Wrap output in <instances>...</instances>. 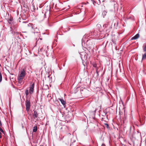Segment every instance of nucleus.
<instances>
[{
	"label": "nucleus",
	"mask_w": 146,
	"mask_h": 146,
	"mask_svg": "<svg viewBox=\"0 0 146 146\" xmlns=\"http://www.w3.org/2000/svg\"><path fill=\"white\" fill-rule=\"evenodd\" d=\"M26 73L25 70L23 69L20 72V74L18 77V80L19 81L22 80L24 76L26 75Z\"/></svg>",
	"instance_id": "nucleus-1"
},
{
	"label": "nucleus",
	"mask_w": 146,
	"mask_h": 146,
	"mask_svg": "<svg viewBox=\"0 0 146 146\" xmlns=\"http://www.w3.org/2000/svg\"><path fill=\"white\" fill-rule=\"evenodd\" d=\"M26 110L27 111H29L30 108V100H27L25 101Z\"/></svg>",
	"instance_id": "nucleus-2"
},
{
	"label": "nucleus",
	"mask_w": 146,
	"mask_h": 146,
	"mask_svg": "<svg viewBox=\"0 0 146 146\" xmlns=\"http://www.w3.org/2000/svg\"><path fill=\"white\" fill-rule=\"evenodd\" d=\"M38 114L37 112L36 111H34V113H33V117L35 119L36 121L38 120L39 117H38Z\"/></svg>",
	"instance_id": "nucleus-3"
},
{
	"label": "nucleus",
	"mask_w": 146,
	"mask_h": 146,
	"mask_svg": "<svg viewBox=\"0 0 146 146\" xmlns=\"http://www.w3.org/2000/svg\"><path fill=\"white\" fill-rule=\"evenodd\" d=\"M34 84H33L32 85H30L29 87V94H32L34 90Z\"/></svg>",
	"instance_id": "nucleus-4"
},
{
	"label": "nucleus",
	"mask_w": 146,
	"mask_h": 146,
	"mask_svg": "<svg viewBox=\"0 0 146 146\" xmlns=\"http://www.w3.org/2000/svg\"><path fill=\"white\" fill-rule=\"evenodd\" d=\"M27 26L30 29H33L34 31L36 30L35 32L38 33V30L36 27H35V26H34L29 25H27Z\"/></svg>",
	"instance_id": "nucleus-5"
},
{
	"label": "nucleus",
	"mask_w": 146,
	"mask_h": 146,
	"mask_svg": "<svg viewBox=\"0 0 146 146\" xmlns=\"http://www.w3.org/2000/svg\"><path fill=\"white\" fill-rule=\"evenodd\" d=\"M59 100L60 101L61 103L64 106V107H65V104H66V102L63 99H59Z\"/></svg>",
	"instance_id": "nucleus-6"
},
{
	"label": "nucleus",
	"mask_w": 146,
	"mask_h": 146,
	"mask_svg": "<svg viewBox=\"0 0 146 146\" xmlns=\"http://www.w3.org/2000/svg\"><path fill=\"white\" fill-rule=\"evenodd\" d=\"M139 34H137L135 35L134 36L131 38V40H135L138 38L139 37Z\"/></svg>",
	"instance_id": "nucleus-7"
},
{
	"label": "nucleus",
	"mask_w": 146,
	"mask_h": 146,
	"mask_svg": "<svg viewBox=\"0 0 146 146\" xmlns=\"http://www.w3.org/2000/svg\"><path fill=\"white\" fill-rule=\"evenodd\" d=\"M142 49L143 52H146V42L143 44Z\"/></svg>",
	"instance_id": "nucleus-8"
},
{
	"label": "nucleus",
	"mask_w": 146,
	"mask_h": 146,
	"mask_svg": "<svg viewBox=\"0 0 146 146\" xmlns=\"http://www.w3.org/2000/svg\"><path fill=\"white\" fill-rule=\"evenodd\" d=\"M145 53L142 54V61L146 60V52H144Z\"/></svg>",
	"instance_id": "nucleus-9"
},
{
	"label": "nucleus",
	"mask_w": 146,
	"mask_h": 146,
	"mask_svg": "<svg viewBox=\"0 0 146 146\" xmlns=\"http://www.w3.org/2000/svg\"><path fill=\"white\" fill-rule=\"evenodd\" d=\"M93 66L94 67L96 68V73L97 74V75L98 76V68H97V64L96 63L94 64H93Z\"/></svg>",
	"instance_id": "nucleus-10"
},
{
	"label": "nucleus",
	"mask_w": 146,
	"mask_h": 146,
	"mask_svg": "<svg viewBox=\"0 0 146 146\" xmlns=\"http://www.w3.org/2000/svg\"><path fill=\"white\" fill-rule=\"evenodd\" d=\"M37 130V127L36 126H35L33 127V132H35Z\"/></svg>",
	"instance_id": "nucleus-11"
},
{
	"label": "nucleus",
	"mask_w": 146,
	"mask_h": 146,
	"mask_svg": "<svg viewBox=\"0 0 146 146\" xmlns=\"http://www.w3.org/2000/svg\"><path fill=\"white\" fill-rule=\"evenodd\" d=\"M25 95L26 96H28L29 95V88H27L26 89L25 91Z\"/></svg>",
	"instance_id": "nucleus-12"
},
{
	"label": "nucleus",
	"mask_w": 146,
	"mask_h": 146,
	"mask_svg": "<svg viewBox=\"0 0 146 146\" xmlns=\"http://www.w3.org/2000/svg\"><path fill=\"white\" fill-rule=\"evenodd\" d=\"M107 13V12L105 11H103L102 12V15L104 17V16L106 15Z\"/></svg>",
	"instance_id": "nucleus-13"
},
{
	"label": "nucleus",
	"mask_w": 146,
	"mask_h": 146,
	"mask_svg": "<svg viewBox=\"0 0 146 146\" xmlns=\"http://www.w3.org/2000/svg\"><path fill=\"white\" fill-rule=\"evenodd\" d=\"M104 125L107 128H109V125L108 123H104Z\"/></svg>",
	"instance_id": "nucleus-14"
},
{
	"label": "nucleus",
	"mask_w": 146,
	"mask_h": 146,
	"mask_svg": "<svg viewBox=\"0 0 146 146\" xmlns=\"http://www.w3.org/2000/svg\"><path fill=\"white\" fill-rule=\"evenodd\" d=\"M2 80V74L0 72V82H1Z\"/></svg>",
	"instance_id": "nucleus-15"
},
{
	"label": "nucleus",
	"mask_w": 146,
	"mask_h": 146,
	"mask_svg": "<svg viewBox=\"0 0 146 146\" xmlns=\"http://www.w3.org/2000/svg\"><path fill=\"white\" fill-rule=\"evenodd\" d=\"M19 34V32H15L14 33V35H17Z\"/></svg>",
	"instance_id": "nucleus-16"
},
{
	"label": "nucleus",
	"mask_w": 146,
	"mask_h": 146,
	"mask_svg": "<svg viewBox=\"0 0 146 146\" xmlns=\"http://www.w3.org/2000/svg\"><path fill=\"white\" fill-rule=\"evenodd\" d=\"M109 25L108 23L107 24H105L104 25V26L105 27H108Z\"/></svg>",
	"instance_id": "nucleus-17"
},
{
	"label": "nucleus",
	"mask_w": 146,
	"mask_h": 146,
	"mask_svg": "<svg viewBox=\"0 0 146 146\" xmlns=\"http://www.w3.org/2000/svg\"><path fill=\"white\" fill-rule=\"evenodd\" d=\"M12 21V20L11 19H10L8 21V23H9V24H11V22Z\"/></svg>",
	"instance_id": "nucleus-18"
},
{
	"label": "nucleus",
	"mask_w": 146,
	"mask_h": 146,
	"mask_svg": "<svg viewBox=\"0 0 146 146\" xmlns=\"http://www.w3.org/2000/svg\"><path fill=\"white\" fill-rule=\"evenodd\" d=\"M112 41L115 44V40H113V39H112Z\"/></svg>",
	"instance_id": "nucleus-19"
},
{
	"label": "nucleus",
	"mask_w": 146,
	"mask_h": 146,
	"mask_svg": "<svg viewBox=\"0 0 146 146\" xmlns=\"http://www.w3.org/2000/svg\"><path fill=\"white\" fill-rule=\"evenodd\" d=\"M0 131L2 132H3V133L4 132V131H3V130L1 128L0 129Z\"/></svg>",
	"instance_id": "nucleus-20"
},
{
	"label": "nucleus",
	"mask_w": 146,
	"mask_h": 146,
	"mask_svg": "<svg viewBox=\"0 0 146 146\" xmlns=\"http://www.w3.org/2000/svg\"><path fill=\"white\" fill-rule=\"evenodd\" d=\"M0 131L2 132H3V133L4 132V131H3V130L1 128L0 129Z\"/></svg>",
	"instance_id": "nucleus-21"
},
{
	"label": "nucleus",
	"mask_w": 146,
	"mask_h": 146,
	"mask_svg": "<svg viewBox=\"0 0 146 146\" xmlns=\"http://www.w3.org/2000/svg\"><path fill=\"white\" fill-rule=\"evenodd\" d=\"M39 42V39H38V40L36 41V43H38Z\"/></svg>",
	"instance_id": "nucleus-22"
},
{
	"label": "nucleus",
	"mask_w": 146,
	"mask_h": 146,
	"mask_svg": "<svg viewBox=\"0 0 146 146\" xmlns=\"http://www.w3.org/2000/svg\"><path fill=\"white\" fill-rule=\"evenodd\" d=\"M0 126H2V124L1 123V122L0 120Z\"/></svg>",
	"instance_id": "nucleus-23"
},
{
	"label": "nucleus",
	"mask_w": 146,
	"mask_h": 146,
	"mask_svg": "<svg viewBox=\"0 0 146 146\" xmlns=\"http://www.w3.org/2000/svg\"><path fill=\"white\" fill-rule=\"evenodd\" d=\"M93 3L94 5H95V4L96 3V2L94 1H93Z\"/></svg>",
	"instance_id": "nucleus-24"
},
{
	"label": "nucleus",
	"mask_w": 146,
	"mask_h": 146,
	"mask_svg": "<svg viewBox=\"0 0 146 146\" xmlns=\"http://www.w3.org/2000/svg\"><path fill=\"white\" fill-rule=\"evenodd\" d=\"M112 28V25H111L109 27V29H111Z\"/></svg>",
	"instance_id": "nucleus-25"
},
{
	"label": "nucleus",
	"mask_w": 146,
	"mask_h": 146,
	"mask_svg": "<svg viewBox=\"0 0 146 146\" xmlns=\"http://www.w3.org/2000/svg\"><path fill=\"white\" fill-rule=\"evenodd\" d=\"M80 91H81V93L82 94V92H83V90H80Z\"/></svg>",
	"instance_id": "nucleus-26"
},
{
	"label": "nucleus",
	"mask_w": 146,
	"mask_h": 146,
	"mask_svg": "<svg viewBox=\"0 0 146 146\" xmlns=\"http://www.w3.org/2000/svg\"><path fill=\"white\" fill-rule=\"evenodd\" d=\"M1 133L0 132V138H1L2 137V136L1 135Z\"/></svg>",
	"instance_id": "nucleus-27"
},
{
	"label": "nucleus",
	"mask_w": 146,
	"mask_h": 146,
	"mask_svg": "<svg viewBox=\"0 0 146 146\" xmlns=\"http://www.w3.org/2000/svg\"><path fill=\"white\" fill-rule=\"evenodd\" d=\"M102 146H105V145L104 144H102Z\"/></svg>",
	"instance_id": "nucleus-28"
},
{
	"label": "nucleus",
	"mask_w": 146,
	"mask_h": 146,
	"mask_svg": "<svg viewBox=\"0 0 146 146\" xmlns=\"http://www.w3.org/2000/svg\"><path fill=\"white\" fill-rule=\"evenodd\" d=\"M40 40H42V38H40Z\"/></svg>",
	"instance_id": "nucleus-29"
},
{
	"label": "nucleus",
	"mask_w": 146,
	"mask_h": 146,
	"mask_svg": "<svg viewBox=\"0 0 146 146\" xmlns=\"http://www.w3.org/2000/svg\"><path fill=\"white\" fill-rule=\"evenodd\" d=\"M109 30H107V31H108V32H109Z\"/></svg>",
	"instance_id": "nucleus-30"
},
{
	"label": "nucleus",
	"mask_w": 146,
	"mask_h": 146,
	"mask_svg": "<svg viewBox=\"0 0 146 146\" xmlns=\"http://www.w3.org/2000/svg\"><path fill=\"white\" fill-rule=\"evenodd\" d=\"M64 65H65V64H63V66H64Z\"/></svg>",
	"instance_id": "nucleus-31"
}]
</instances>
